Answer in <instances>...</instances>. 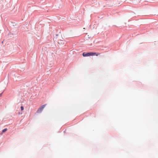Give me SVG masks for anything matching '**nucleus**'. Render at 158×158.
I'll return each mask as SVG.
<instances>
[{
    "instance_id": "obj_1",
    "label": "nucleus",
    "mask_w": 158,
    "mask_h": 158,
    "mask_svg": "<svg viewBox=\"0 0 158 158\" xmlns=\"http://www.w3.org/2000/svg\"><path fill=\"white\" fill-rule=\"evenodd\" d=\"M100 53H96V52H88L87 53H85V52H83L82 54V55L84 57H86V56H94V55H96V56H98L99 55Z\"/></svg>"
},
{
    "instance_id": "obj_2",
    "label": "nucleus",
    "mask_w": 158,
    "mask_h": 158,
    "mask_svg": "<svg viewBox=\"0 0 158 158\" xmlns=\"http://www.w3.org/2000/svg\"><path fill=\"white\" fill-rule=\"evenodd\" d=\"M46 105V104L41 106L37 110V113H41Z\"/></svg>"
},
{
    "instance_id": "obj_3",
    "label": "nucleus",
    "mask_w": 158,
    "mask_h": 158,
    "mask_svg": "<svg viewBox=\"0 0 158 158\" xmlns=\"http://www.w3.org/2000/svg\"><path fill=\"white\" fill-rule=\"evenodd\" d=\"M7 130V128H5L4 129H3L2 131V133H4L5 132H6Z\"/></svg>"
},
{
    "instance_id": "obj_4",
    "label": "nucleus",
    "mask_w": 158,
    "mask_h": 158,
    "mask_svg": "<svg viewBox=\"0 0 158 158\" xmlns=\"http://www.w3.org/2000/svg\"><path fill=\"white\" fill-rule=\"evenodd\" d=\"M20 108H21V110H23L24 107L23 106H21Z\"/></svg>"
},
{
    "instance_id": "obj_5",
    "label": "nucleus",
    "mask_w": 158,
    "mask_h": 158,
    "mask_svg": "<svg viewBox=\"0 0 158 158\" xmlns=\"http://www.w3.org/2000/svg\"><path fill=\"white\" fill-rule=\"evenodd\" d=\"M3 93H2L1 94H0V96H2V94Z\"/></svg>"
}]
</instances>
